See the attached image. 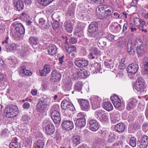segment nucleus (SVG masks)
Returning <instances> with one entry per match:
<instances>
[{"label":"nucleus","mask_w":148,"mask_h":148,"mask_svg":"<svg viewBox=\"0 0 148 148\" xmlns=\"http://www.w3.org/2000/svg\"><path fill=\"white\" fill-rule=\"evenodd\" d=\"M38 40V38L36 37L31 36L29 38V42L32 45H36L37 43Z\"/></svg>","instance_id":"7c9ffc66"},{"label":"nucleus","mask_w":148,"mask_h":148,"mask_svg":"<svg viewBox=\"0 0 148 148\" xmlns=\"http://www.w3.org/2000/svg\"><path fill=\"white\" fill-rule=\"evenodd\" d=\"M114 35L111 34H110L107 36L105 38L109 40V41L113 42L114 40Z\"/></svg>","instance_id":"3c124183"},{"label":"nucleus","mask_w":148,"mask_h":148,"mask_svg":"<svg viewBox=\"0 0 148 148\" xmlns=\"http://www.w3.org/2000/svg\"><path fill=\"white\" fill-rule=\"evenodd\" d=\"M25 63H22L20 66V73L23 75H31L32 73L30 71L26 69Z\"/></svg>","instance_id":"4468645a"},{"label":"nucleus","mask_w":148,"mask_h":148,"mask_svg":"<svg viewBox=\"0 0 148 148\" xmlns=\"http://www.w3.org/2000/svg\"><path fill=\"white\" fill-rule=\"evenodd\" d=\"M136 103V100L134 99L130 100L127 104V109L130 111L133 109L135 107Z\"/></svg>","instance_id":"412c9836"},{"label":"nucleus","mask_w":148,"mask_h":148,"mask_svg":"<svg viewBox=\"0 0 148 148\" xmlns=\"http://www.w3.org/2000/svg\"><path fill=\"white\" fill-rule=\"evenodd\" d=\"M47 102L44 99H40L36 106V109L37 112L44 113L47 107Z\"/></svg>","instance_id":"7ed1b4c3"},{"label":"nucleus","mask_w":148,"mask_h":148,"mask_svg":"<svg viewBox=\"0 0 148 148\" xmlns=\"http://www.w3.org/2000/svg\"><path fill=\"white\" fill-rule=\"evenodd\" d=\"M90 128L91 130L93 131H96L99 128L98 122L95 120H92L89 121Z\"/></svg>","instance_id":"ddd939ff"},{"label":"nucleus","mask_w":148,"mask_h":148,"mask_svg":"<svg viewBox=\"0 0 148 148\" xmlns=\"http://www.w3.org/2000/svg\"><path fill=\"white\" fill-rule=\"evenodd\" d=\"M136 83L141 85H143V86H144L145 81L144 79L143 78L140 77L137 79L136 81Z\"/></svg>","instance_id":"49530a36"},{"label":"nucleus","mask_w":148,"mask_h":148,"mask_svg":"<svg viewBox=\"0 0 148 148\" xmlns=\"http://www.w3.org/2000/svg\"><path fill=\"white\" fill-rule=\"evenodd\" d=\"M55 127L52 124L49 123L45 126V132L46 134L48 135H51L53 134L55 132Z\"/></svg>","instance_id":"0eeeda50"},{"label":"nucleus","mask_w":148,"mask_h":148,"mask_svg":"<svg viewBox=\"0 0 148 148\" xmlns=\"http://www.w3.org/2000/svg\"><path fill=\"white\" fill-rule=\"evenodd\" d=\"M75 4H72L70 5L67 12L66 16L67 18L69 19H71L75 17Z\"/></svg>","instance_id":"423d86ee"},{"label":"nucleus","mask_w":148,"mask_h":148,"mask_svg":"<svg viewBox=\"0 0 148 148\" xmlns=\"http://www.w3.org/2000/svg\"><path fill=\"white\" fill-rule=\"evenodd\" d=\"M29 119H30L28 116L26 115H23L21 121L23 124H28L29 123Z\"/></svg>","instance_id":"e433bc0d"},{"label":"nucleus","mask_w":148,"mask_h":148,"mask_svg":"<svg viewBox=\"0 0 148 148\" xmlns=\"http://www.w3.org/2000/svg\"><path fill=\"white\" fill-rule=\"evenodd\" d=\"M72 140L74 144L76 145H78L80 143V138L79 136H73Z\"/></svg>","instance_id":"4c0bfd02"},{"label":"nucleus","mask_w":148,"mask_h":148,"mask_svg":"<svg viewBox=\"0 0 148 148\" xmlns=\"http://www.w3.org/2000/svg\"><path fill=\"white\" fill-rule=\"evenodd\" d=\"M39 3L44 6H47L49 4L53 1L52 0H37Z\"/></svg>","instance_id":"473e14b6"},{"label":"nucleus","mask_w":148,"mask_h":148,"mask_svg":"<svg viewBox=\"0 0 148 148\" xmlns=\"http://www.w3.org/2000/svg\"><path fill=\"white\" fill-rule=\"evenodd\" d=\"M48 53L50 55H54L56 53V46L53 44L50 45L47 48Z\"/></svg>","instance_id":"aec40b11"},{"label":"nucleus","mask_w":148,"mask_h":148,"mask_svg":"<svg viewBox=\"0 0 148 148\" xmlns=\"http://www.w3.org/2000/svg\"><path fill=\"white\" fill-rule=\"evenodd\" d=\"M77 75L79 77L81 78H85L87 76V72L86 70L83 69L77 72Z\"/></svg>","instance_id":"5701e85b"},{"label":"nucleus","mask_w":148,"mask_h":148,"mask_svg":"<svg viewBox=\"0 0 148 148\" xmlns=\"http://www.w3.org/2000/svg\"><path fill=\"white\" fill-rule=\"evenodd\" d=\"M20 53L21 57L23 58L25 57L28 55L27 52L25 49L21 50Z\"/></svg>","instance_id":"5fc2aeb1"},{"label":"nucleus","mask_w":148,"mask_h":148,"mask_svg":"<svg viewBox=\"0 0 148 148\" xmlns=\"http://www.w3.org/2000/svg\"><path fill=\"white\" fill-rule=\"evenodd\" d=\"M43 70V71L47 74L49 73L50 71L49 66L47 65H45Z\"/></svg>","instance_id":"4d7b16f0"},{"label":"nucleus","mask_w":148,"mask_h":148,"mask_svg":"<svg viewBox=\"0 0 148 148\" xmlns=\"http://www.w3.org/2000/svg\"><path fill=\"white\" fill-rule=\"evenodd\" d=\"M44 145V141L42 140H39L36 142L35 148H43Z\"/></svg>","instance_id":"a19ab883"},{"label":"nucleus","mask_w":148,"mask_h":148,"mask_svg":"<svg viewBox=\"0 0 148 148\" xmlns=\"http://www.w3.org/2000/svg\"><path fill=\"white\" fill-rule=\"evenodd\" d=\"M104 7L105 8H104V11L105 12V13H107L108 14H109V15L111 14V10L109 9L110 7V6L108 5H104Z\"/></svg>","instance_id":"864d4df0"},{"label":"nucleus","mask_w":148,"mask_h":148,"mask_svg":"<svg viewBox=\"0 0 148 148\" xmlns=\"http://www.w3.org/2000/svg\"><path fill=\"white\" fill-rule=\"evenodd\" d=\"M61 106V108L64 110H73L74 107L73 104L67 100H64L62 101Z\"/></svg>","instance_id":"39448f33"},{"label":"nucleus","mask_w":148,"mask_h":148,"mask_svg":"<svg viewBox=\"0 0 148 148\" xmlns=\"http://www.w3.org/2000/svg\"><path fill=\"white\" fill-rule=\"evenodd\" d=\"M64 25L65 27V29L67 32L70 33L72 32L73 28L71 24L70 23L65 22L64 23Z\"/></svg>","instance_id":"cd10ccee"},{"label":"nucleus","mask_w":148,"mask_h":148,"mask_svg":"<svg viewBox=\"0 0 148 148\" xmlns=\"http://www.w3.org/2000/svg\"><path fill=\"white\" fill-rule=\"evenodd\" d=\"M97 15L99 18L100 19H104L107 18L110 15L109 14L105 13H97Z\"/></svg>","instance_id":"f704fd0d"},{"label":"nucleus","mask_w":148,"mask_h":148,"mask_svg":"<svg viewBox=\"0 0 148 148\" xmlns=\"http://www.w3.org/2000/svg\"><path fill=\"white\" fill-rule=\"evenodd\" d=\"M38 22L39 24L42 25V27L44 29H47L50 26L48 23H46L45 20L43 18H39Z\"/></svg>","instance_id":"a878e982"},{"label":"nucleus","mask_w":148,"mask_h":148,"mask_svg":"<svg viewBox=\"0 0 148 148\" xmlns=\"http://www.w3.org/2000/svg\"><path fill=\"white\" fill-rule=\"evenodd\" d=\"M105 65L106 66H107V67L109 69H111L114 66V63L112 62L111 63H109V62L107 61L104 62Z\"/></svg>","instance_id":"6e6d98bb"},{"label":"nucleus","mask_w":148,"mask_h":148,"mask_svg":"<svg viewBox=\"0 0 148 148\" xmlns=\"http://www.w3.org/2000/svg\"><path fill=\"white\" fill-rule=\"evenodd\" d=\"M139 69L138 65L136 63H133L130 64L127 68V71L130 73L135 74Z\"/></svg>","instance_id":"6e6552de"},{"label":"nucleus","mask_w":148,"mask_h":148,"mask_svg":"<svg viewBox=\"0 0 148 148\" xmlns=\"http://www.w3.org/2000/svg\"><path fill=\"white\" fill-rule=\"evenodd\" d=\"M5 47L7 50V51L8 52L9 51H12L15 50L16 49V46L15 44L12 43L6 45Z\"/></svg>","instance_id":"c85d7f7f"},{"label":"nucleus","mask_w":148,"mask_h":148,"mask_svg":"<svg viewBox=\"0 0 148 148\" xmlns=\"http://www.w3.org/2000/svg\"><path fill=\"white\" fill-rule=\"evenodd\" d=\"M101 101L100 98L96 96L92 97L91 99V103L93 107L95 108H98L99 106L100 102Z\"/></svg>","instance_id":"dca6fc26"},{"label":"nucleus","mask_w":148,"mask_h":148,"mask_svg":"<svg viewBox=\"0 0 148 148\" xmlns=\"http://www.w3.org/2000/svg\"><path fill=\"white\" fill-rule=\"evenodd\" d=\"M143 64L145 67V71L148 73V58H145L143 60Z\"/></svg>","instance_id":"ea45409f"},{"label":"nucleus","mask_w":148,"mask_h":148,"mask_svg":"<svg viewBox=\"0 0 148 148\" xmlns=\"http://www.w3.org/2000/svg\"><path fill=\"white\" fill-rule=\"evenodd\" d=\"M66 49L67 52L69 53L73 52V51H76V48L74 46L71 45H69L68 47H66Z\"/></svg>","instance_id":"79ce46f5"},{"label":"nucleus","mask_w":148,"mask_h":148,"mask_svg":"<svg viewBox=\"0 0 148 148\" xmlns=\"http://www.w3.org/2000/svg\"><path fill=\"white\" fill-rule=\"evenodd\" d=\"M77 127L80 128L84 127L86 124V120L84 118H79L77 120L75 123Z\"/></svg>","instance_id":"6ab92c4d"},{"label":"nucleus","mask_w":148,"mask_h":148,"mask_svg":"<svg viewBox=\"0 0 148 148\" xmlns=\"http://www.w3.org/2000/svg\"><path fill=\"white\" fill-rule=\"evenodd\" d=\"M91 66L92 69L93 70H95L96 72L97 71L98 72H99L101 69L100 64L97 62L92 64Z\"/></svg>","instance_id":"2f4dec72"},{"label":"nucleus","mask_w":148,"mask_h":148,"mask_svg":"<svg viewBox=\"0 0 148 148\" xmlns=\"http://www.w3.org/2000/svg\"><path fill=\"white\" fill-rule=\"evenodd\" d=\"M63 128L65 130H70L74 127V125L72 121L70 120L63 121L62 124Z\"/></svg>","instance_id":"9d476101"},{"label":"nucleus","mask_w":148,"mask_h":148,"mask_svg":"<svg viewBox=\"0 0 148 148\" xmlns=\"http://www.w3.org/2000/svg\"><path fill=\"white\" fill-rule=\"evenodd\" d=\"M13 25L14 26V28L16 31L20 34H23L25 32L24 28L21 23H15Z\"/></svg>","instance_id":"9b49d317"},{"label":"nucleus","mask_w":148,"mask_h":148,"mask_svg":"<svg viewBox=\"0 0 148 148\" xmlns=\"http://www.w3.org/2000/svg\"><path fill=\"white\" fill-rule=\"evenodd\" d=\"M110 99L112 102L120 99L116 95H113L111 96Z\"/></svg>","instance_id":"680f3d73"},{"label":"nucleus","mask_w":148,"mask_h":148,"mask_svg":"<svg viewBox=\"0 0 148 148\" xmlns=\"http://www.w3.org/2000/svg\"><path fill=\"white\" fill-rule=\"evenodd\" d=\"M136 52L138 55L141 56L144 53L145 51L143 46L136 47Z\"/></svg>","instance_id":"c756f323"},{"label":"nucleus","mask_w":148,"mask_h":148,"mask_svg":"<svg viewBox=\"0 0 148 148\" xmlns=\"http://www.w3.org/2000/svg\"><path fill=\"white\" fill-rule=\"evenodd\" d=\"M103 108L106 110L108 111H111L113 109L112 104L109 102H104L103 104Z\"/></svg>","instance_id":"bb28decb"},{"label":"nucleus","mask_w":148,"mask_h":148,"mask_svg":"<svg viewBox=\"0 0 148 148\" xmlns=\"http://www.w3.org/2000/svg\"><path fill=\"white\" fill-rule=\"evenodd\" d=\"M90 51L93 54L94 56H99L101 55L100 51L97 48H92L90 49Z\"/></svg>","instance_id":"72a5a7b5"},{"label":"nucleus","mask_w":148,"mask_h":148,"mask_svg":"<svg viewBox=\"0 0 148 148\" xmlns=\"http://www.w3.org/2000/svg\"><path fill=\"white\" fill-rule=\"evenodd\" d=\"M116 136L114 134L111 133L108 136V142L109 143H112L114 142L116 140Z\"/></svg>","instance_id":"c03bdc74"},{"label":"nucleus","mask_w":148,"mask_h":148,"mask_svg":"<svg viewBox=\"0 0 148 148\" xmlns=\"http://www.w3.org/2000/svg\"><path fill=\"white\" fill-rule=\"evenodd\" d=\"M74 64L78 67L83 68L88 65V62L87 60L82 59L76 60L74 62Z\"/></svg>","instance_id":"f8f14e48"},{"label":"nucleus","mask_w":148,"mask_h":148,"mask_svg":"<svg viewBox=\"0 0 148 148\" xmlns=\"http://www.w3.org/2000/svg\"><path fill=\"white\" fill-rule=\"evenodd\" d=\"M136 20L140 21V25H141L144 26L145 24V22L144 21L142 20H140L139 18H136L134 20V22L135 24H136L137 23H136Z\"/></svg>","instance_id":"052dcab7"},{"label":"nucleus","mask_w":148,"mask_h":148,"mask_svg":"<svg viewBox=\"0 0 148 148\" xmlns=\"http://www.w3.org/2000/svg\"><path fill=\"white\" fill-rule=\"evenodd\" d=\"M104 5H102L98 6L97 9V13H99V12L101 13H104V9L105 8L104 7Z\"/></svg>","instance_id":"8fccbe9b"},{"label":"nucleus","mask_w":148,"mask_h":148,"mask_svg":"<svg viewBox=\"0 0 148 148\" xmlns=\"http://www.w3.org/2000/svg\"><path fill=\"white\" fill-rule=\"evenodd\" d=\"M7 116L8 117L14 118L19 113V110L17 106L12 105L10 107H7L5 111Z\"/></svg>","instance_id":"f03ea898"},{"label":"nucleus","mask_w":148,"mask_h":148,"mask_svg":"<svg viewBox=\"0 0 148 148\" xmlns=\"http://www.w3.org/2000/svg\"><path fill=\"white\" fill-rule=\"evenodd\" d=\"M129 145L133 147L136 146V139L135 137H132L130 138Z\"/></svg>","instance_id":"58836bf2"},{"label":"nucleus","mask_w":148,"mask_h":148,"mask_svg":"<svg viewBox=\"0 0 148 148\" xmlns=\"http://www.w3.org/2000/svg\"><path fill=\"white\" fill-rule=\"evenodd\" d=\"M123 144V143L122 141H118L113 144L112 146L113 147H118L119 145H121L122 146Z\"/></svg>","instance_id":"0e129e2a"},{"label":"nucleus","mask_w":148,"mask_h":148,"mask_svg":"<svg viewBox=\"0 0 148 148\" xmlns=\"http://www.w3.org/2000/svg\"><path fill=\"white\" fill-rule=\"evenodd\" d=\"M70 42L73 44H75L77 42V40L76 38L72 37L69 40Z\"/></svg>","instance_id":"774afa93"},{"label":"nucleus","mask_w":148,"mask_h":148,"mask_svg":"<svg viewBox=\"0 0 148 148\" xmlns=\"http://www.w3.org/2000/svg\"><path fill=\"white\" fill-rule=\"evenodd\" d=\"M59 27V23L58 21H55L52 24V27L53 29L55 30Z\"/></svg>","instance_id":"e2e57ef3"},{"label":"nucleus","mask_w":148,"mask_h":148,"mask_svg":"<svg viewBox=\"0 0 148 148\" xmlns=\"http://www.w3.org/2000/svg\"><path fill=\"white\" fill-rule=\"evenodd\" d=\"M78 101L82 110L86 111L89 109L90 106L88 100L83 99H79L78 100Z\"/></svg>","instance_id":"20e7f679"},{"label":"nucleus","mask_w":148,"mask_h":148,"mask_svg":"<svg viewBox=\"0 0 148 148\" xmlns=\"http://www.w3.org/2000/svg\"><path fill=\"white\" fill-rule=\"evenodd\" d=\"M114 106L115 107L119 108L121 105V103L120 99H119L118 101H116L115 102H112Z\"/></svg>","instance_id":"603ef678"},{"label":"nucleus","mask_w":148,"mask_h":148,"mask_svg":"<svg viewBox=\"0 0 148 148\" xmlns=\"http://www.w3.org/2000/svg\"><path fill=\"white\" fill-rule=\"evenodd\" d=\"M72 82H66L64 86V91L67 93L69 92L72 89Z\"/></svg>","instance_id":"393cba45"},{"label":"nucleus","mask_w":148,"mask_h":148,"mask_svg":"<svg viewBox=\"0 0 148 148\" xmlns=\"http://www.w3.org/2000/svg\"><path fill=\"white\" fill-rule=\"evenodd\" d=\"M17 138L16 137H14L13 138L12 142L10 144L9 146H12L14 145V143H20L18 142Z\"/></svg>","instance_id":"69168bd1"},{"label":"nucleus","mask_w":148,"mask_h":148,"mask_svg":"<svg viewBox=\"0 0 148 148\" xmlns=\"http://www.w3.org/2000/svg\"><path fill=\"white\" fill-rule=\"evenodd\" d=\"M83 27H81L79 26V25H78V26L77 27V28L76 29L75 32H76V33H80V34H83Z\"/></svg>","instance_id":"338daca9"},{"label":"nucleus","mask_w":148,"mask_h":148,"mask_svg":"<svg viewBox=\"0 0 148 148\" xmlns=\"http://www.w3.org/2000/svg\"><path fill=\"white\" fill-rule=\"evenodd\" d=\"M135 46L136 47L143 46L142 41L139 38H136L134 42Z\"/></svg>","instance_id":"a18cd8bd"},{"label":"nucleus","mask_w":148,"mask_h":148,"mask_svg":"<svg viewBox=\"0 0 148 148\" xmlns=\"http://www.w3.org/2000/svg\"><path fill=\"white\" fill-rule=\"evenodd\" d=\"M51 74L53 79H55L56 80L59 81L61 78V74L55 70L53 71Z\"/></svg>","instance_id":"b1692460"},{"label":"nucleus","mask_w":148,"mask_h":148,"mask_svg":"<svg viewBox=\"0 0 148 148\" xmlns=\"http://www.w3.org/2000/svg\"><path fill=\"white\" fill-rule=\"evenodd\" d=\"M134 115L133 114L131 113L129 114L127 116V118L129 122L131 121L132 120H134Z\"/></svg>","instance_id":"bf43d9fd"},{"label":"nucleus","mask_w":148,"mask_h":148,"mask_svg":"<svg viewBox=\"0 0 148 148\" xmlns=\"http://www.w3.org/2000/svg\"><path fill=\"white\" fill-rule=\"evenodd\" d=\"M82 83L81 82H78L75 83L74 85V89L78 91H80L82 89Z\"/></svg>","instance_id":"c9c22d12"},{"label":"nucleus","mask_w":148,"mask_h":148,"mask_svg":"<svg viewBox=\"0 0 148 148\" xmlns=\"http://www.w3.org/2000/svg\"><path fill=\"white\" fill-rule=\"evenodd\" d=\"M114 128L117 132H122L125 130V127L123 123H119L115 126Z\"/></svg>","instance_id":"4be33fe9"},{"label":"nucleus","mask_w":148,"mask_h":148,"mask_svg":"<svg viewBox=\"0 0 148 148\" xmlns=\"http://www.w3.org/2000/svg\"><path fill=\"white\" fill-rule=\"evenodd\" d=\"M108 114L107 113H103L100 119L104 121H106L108 119Z\"/></svg>","instance_id":"de8ad7c7"},{"label":"nucleus","mask_w":148,"mask_h":148,"mask_svg":"<svg viewBox=\"0 0 148 148\" xmlns=\"http://www.w3.org/2000/svg\"><path fill=\"white\" fill-rule=\"evenodd\" d=\"M148 145V137L146 136H143L140 140V148H146Z\"/></svg>","instance_id":"f3484780"},{"label":"nucleus","mask_w":148,"mask_h":148,"mask_svg":"<svg viewBox=\"0 0 148 148\" xmlns=\"http://www.w3.org/2000/svg\"><path fill=\"white\" fill-rule=\"evenodd\" d=\"M144 86L136 83L135 86V89L138 91H143Z\"/></svg>","instance_id":"09e8293b"},{"label":"nucleus","mask_w":148,"mask_h":148,"mask_svg":"<svg viewBox=\"0 0 148 148\" xmlns=\"http://www.w3.org/2000/svg\"><path fill=\"white\" fill-rule=\"evenodd\" d=\"M98 30V24L96 22H92L88 26V31L89 33L93 34Z\"/></svg>","instance_id":"2eb2a0df"},{"label":"nucleus","mask_w":148,"mask_h":148,"mask_svg":"<svg viewBox=\"0 0 148 148\" xmlns=\"http://www.w3.org/2000/svg\"><path fill=\"white\" fill-rule=\"evenodd\" d=\"M88 2L91 4H99L104 3V0H87Z\"/></svg>","instance_id":"37998d69"},{"label":"nucleus","mask_w":148,"mask_h":148,"mask_svg":"<svg viewBox=\"0 0 148 148\" xmlns=\"http://www.w3.org/2000/svg\"><path fill=\"white\" fill-rule=\"evenodd\" d=\"M108 132L105 129H102L101 130L100 134L101 136L104 137H106L108 135Z\"/></svg>","instance_id":"13d9d810"},{"label":"nucleus","mask_w":148,"mask_h":148,"mask_svg":"<svg viewBox=\"0 0 148 148\" xmlns=\"http://www.w3.org/2000/svg\"><path fill=\"white\" fill-rule=\"evenodd\" d=\"M14 4L16 10L20 11L24 8V4L21 0H16L14 2Z\"/></svg>","instance_id":"a211bd4d"},{"label":"nucleus","mask_w":148,"mask_h":148,"mask_svg":"<svg viewBox=\"0 0 148 148\" xmlns=\"http://www.w3.org/2000/svg\"><path fill=\"white\" fill-rule=\"evenodd\" d=\"M127 51L130 55H134L135 54L136 49L132 40H128L127 45Z\"/></svg>","instance_id":"1a4fd4ad"},{"label":"nucleus","mask_w":148,"mask_h":148,"mask_svg":"<svg viewBox=\"0 0 148 148\" xmlns=\"http://www.w3.org/2000/svg\"><path fill=\"white\" fill-rule=\"evenodd\" d=\"M59 108V106L56 104L53 106L50 110L51 118L55 123L59 124L61 121L60 113L57 110Z\"/></svg>","instance_id":"f257e3e1"}]
</instances>
